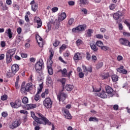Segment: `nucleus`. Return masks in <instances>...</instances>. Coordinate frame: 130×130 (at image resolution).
<instances>
[{
	"mask_svg": "<svg viewBox=\"0 0 130 130\" xmlns=\"http://www.w3.org/2000/svg\"><path fill=\"white\" fill-rule=\"evenodd\" d=\"M47 69L49 75H53V70L52 69V67L47 68Z\"/></svg>",
	"mask_w": 130,
	"mask_h": 130,
	"instance_id": "36",
	"label": "nucleus"
},
{
	"mask_svg": "<svg viewBox=\"0 0 130 130\" xmlns=\"http://www.w3.org/2000/svg\"><path fill=\"white\" fill-rule=\"evenodd\" d=\"M73 88H74V86L70 84H67L65 87L66 90H67V91H72Z\"/></svg>",
	"mask_w": 130,
	"mask_h": 130,
	"instance_id": "22",
	"label": "nucleus"
},
{
	"mask_svg": "<svg viewBox=\"0 0 130 130\" xmlns=\"http://www.w3.org/2000/svg\"><path fill=\"white\" fill-rule=\"evenodd\" d=\"M59 43H60V42L57 40H55L54 43H53V46H55V47H57L59 45Z\"/></svg>",
	"mask_w": 130,
	"mask_h": 130,
	"instance_id": "33",
	"label": "nucleus"
},
{
	"mask_svg": "<svg viewBox=\"0 0 130 130\" xmlns=\"http://www.w3.org/2000/svg\"><path fill=\"white\" fill-rule=\"evenodd\" d=\"M16 53V49H12L7 51L6 53V58L7 63H10L12 61V57Z\"/></svg>",
	"mask_w": 130,
	"mask_h": 130,
	"instance_id": "2",
	"label": "nucleus"
},
{
	"mask_svg": "<svg viewBox=\"0 0 130 130\" xmlns=\"http://www.w3.org/2000/svg\"><path fill=\"white\" fill-rule=\"evenodd\" d=\"M38 9V5L34 4L31 5V10L34 12H36Z\"/></svg>",
	"mask_w": 130,
	"mask_h": 130,
	"instance_id": "27",
	"label": "nucleus"
},
{
	"mask_svg": "<svg viewBox=\"0 0 130 130\" xmlns=\"http://www.w3.org/2000/svg\"><path fill=\"white\" fill-rule=\"evenodd\" d=\"M20 41H21V37H18L16 38V43H17V44H19V43H20Z\"/></svg>",
	"mask_w": 130,
	"mask_h": 130,
	"instance_id": "54",
	"label": "nucleus"
},
{
	"mask_svg": "<svg viewBox=\"0 0 130 130\" xmlns=\"http://www.w3.org/2000/svg\"><path fill=\"white\" fill-rule=\"evenodd\" d=\"M89 121H94L98 122L99 121V120L98 119V118L95 117H90L89 118Z\"/></svg>",
	"mask_w": 130,
	"mask_h": 130,
	"instance_id": "26",
	"label": "nucleus"
},
{
	"mask_svg": "<svg viewBox=\"0 0 130 130\" xmlns=\"http://www.w3.org/2000/svg\"><path fill=\"white\" fill-rule=\"evenodd\" d=\"M123 35L125 37H130V33L126 31L123 32Z\"/></svg>",
	"mask_w": 130,
	"mask_h": 130,
	"instance_id": "45",
	"label": "nucleus"
},
{
	"mask_svg": "<svg viewBox=\"0 0 130 130\" xmlns=\"http://www.w3.org/2000/svg\"><path fill=\"white\" fill-rule=\"evenodd\" d=\"M86 58L87 60H91V54H90V53L86 52Z\"/></svg>",
	"mask_w": 130,
	"mask_h": 130,
	"instance_id": "39",
	"label": "nucleus"
},
{
	"mask_svg": "<svg viewBox=\"0 0 130 130\" xmlns=\"http://www.w3.org/2000/svg\"><path fill=\"white\" fill-rule=\"evenodd\" d=\"M1 45L2 47H6V42L5 41H1Z\"/></svg>",
	"mask_w": 130,
	"mask_h": 130,
	"instance_id": "63",
	"label": "nucleus"
},
{
	"mask_svg": "<svg viewBox=\"0 0 130 130\" xmlns=\"http://www.w3.org/2000/svg\"><path fill=\"white\" fill-rule=\"evenodd\" d=\"M82 69L83 70L84 73H85V74H86V73L87 72V67L86 66H85L84 65H83Z\"/></svg>",
	"mask_w": 130,
	"mask_h": 130,
	"instance_id": "62",
	"label": "nucleus"
},
{
	"mask_svg": "<svg viewBox=\"0 0 130 130\" xmlns=\"http://www.w3.org/2000/svg\"><path fill=\"white\" fill-rule=\"evenodd\" d=\"M40 88H38V92L37 94L35 96V100L36 101H38L39 99H40V97L39 96V94L42 92V89H43V83L39 85Z\"/></svg>",
	"mask_w": 130,
	"mask_h": 130,
	"instance_id": "9",
	"label": "nucleus"
},
{
	"mask_svg": "<svg viewBox=\"0 0 130 130\" xmlns=\"http://www.w3.org/2000/svg\"><path fill=\"white\" fill-rule=\"evenodd\" d=\"M121 74H123V75H126L127 74V71L125 69H123V68L122 69V71L121 72H120Z\"/></svg>",
	"mask_w": 130,
	"mask_h": 130,
	"instance_id": "50",
	"label": "nucleus"
},
{
	"mask_svg": "<svg viewBox=\"0 0 130 130\" xmlns=\"http://www.w3.org/2000/svg\"><path fill=\"white\" fill-rule=\"evenodd\" d=\"M44 68V63L43 60L40 59L35 64V70L37 73H40L42 71V69Z\"/></svg>",
	"mask_w": 130,
	"mask_h": 130,
	"instance_id": "5",
	"label": "nucleus"
},
{
	"mask_svg": "<svg viewBox=\"0 0 130 130\" xmlns=\"http://www.w3.org/2000/svg\"><path fill=\"white\" fill-rule=\"evenodd\" d=\"M43 105L47 109H50L51 107H52V101H51V99L49 98H46L43 102Z\"/></svg>",
	"mask_w": 130,
	"mask_h": 130,
	"instance_id": "7",
	"label": "nucleus"
},
{
	"mask_svg": "<svg viewBox=\"0 0 130 130\" xmlns=\"http://www.w3.org/2000/svg\"><path fill=\"white\" fill-rule=\"evenodd\" d=\"M91 59L93 61H96L97 60V57L95 55H93L91 56Z\"/></svg>",
	"mask_w": 130,
	"mask_h": 130,
	"instance_id": "55",
	"label": "nucleus"
},
{
	"mask_svg": "<svg viewBox=\"0 0 130 130\" xmlns=\"http://www.w3.org/2000/svg\"><path fill=\"white\" fill-rule=\"evenodd\" d=\"M90 46L92 50H93V51L94 52H97V51H98V47H97V45L96 43H91L90 44Z\"/></svg>",
	"mask_w": 130,
	"mask_h": 130,
	"instance_id": "18",
	"label": "nucleus"
},
{
	"mask_svg": "<svg viewBox=\"0 0 130 130\" xmlns=\"http://www.w3.org/2000/svg\"><path fill=\"white\" fill-rule=\"evenodd\" d=\"M79 78H81V79L82 78H84V73L83 72H81L79 73Z\"/></svg>",
	"mask_w": 130,
	"mask_h": 130,
	"instance_id": "61",
	"label": "nucleus"
},
{
	"mask_svg": "<svg viewBox=\"0 0 130 130\" xmlns=\"http://www.w3.org/2000/svg\"><path fill=\"white\" fill-rule=\"evenodd\" d=\"M106 93L108 94H110V97H113V93L112 92H113V89L112 88L108 85H107L106 86Z\"/></svg>",
	"mask_w": 130,
	"mask_h": 130,
	"instance_id": "13",
	"label": "nucleus"
},
{
	"mask_svg": "<svg viewBox=\"0 0 130 130\" xmlns=\"http://www.w3.org/2000/svg\"><path fill=\"white\" fill-rule=\"evenodd\" d=\"M111 79L113 82H117L118 81V76L116 75H113L111 76Z\"/></svg>",
	"mask_w": 130,
	"mask_h": 130,
	"instance_id": "23",
	"label": "nucleus"
},
{
	"mask_svg": "<svg viewBox=\"0 0 130 130\" xmlns=\"http://www.w3.org/2000/svg\"><path fill=\"white\" fill-rule=\"evenodd\" d=\"M82 42H83V41L81 40V39H78L76 41V44L79 46V45H81Z\"/></svg>",
	"mask_w": 130,
	"mask_h": 130,
	"instance_id": "44",
	"label": "nucleus"
},
{
	"mask_svg": "<svg viewBox=\"0 0 130 130\" xmlns=\"http://www.w3.org/2000/svg\"><path fill=\"white\" fill-rule=\"evenodd\" d=\"M67 48V45L63 44L59 48V51H61V50H64Z\"/></svg>",
	"mask_w": 130,
	"mask_h": 130,
	"instance_id": "42",
	"label": "nucleus"
},
{
	"mask_svg": "<svg viewBox=\"0 0 130 130\" xmlns=\"http://www.w3.org/2000/svg\"><path fill=\"white\" fill-rule=\"evenodd\" d=\"M110 10H114L115 9V7H116V5L115 4H112L110 5Z\"/></svg>",
	"mask_w": 130,
	"mask_h": 130,
	"instance_id": "47",
	"label": "nucleus"
},
{
	"mask_svg": "<svg viewBox=\"0 0 130 130\" xmlns=\"http://www.w3.org/2000/svg\"><path fill=\"white\" fill-rule=\"evenodd\" d=\"M119 42L122 45H125V46H129V41L126 39L121 38L119 39Z\"/></svg>",
	"mask_w": 130,
	"mask_h": 130,
	"instance_id": "12",
	"label": "nucleus"
},
{
	"mask_svg": "<svg viewBox=\"0 0 130 130\" xmlns=\"http://www.w3.org/2000/svg\"><path fill=\"white\" fill-rule=\"evenodd\" d=\"M38 26H37V28H40V27H41V26H42V21H39L38 23Z\"/></svg>",
	"mask_w": 130,
	"mask_h": 130,
	"instance_id": "58",
	"label": "nucleus"
},
{
	"mask_svg": "<svg viewBox=\"0 0 130 130\" xmlns=\"http://www.w3.org/2000/svg\"><path fill=\"white\" fill-rule=\"evenodd\" d=\"M19 70H20L19 65L17 64H14L13 65H12L11 67L12 72H9L7 74L8 78H11V77H14V75H16V73H17V72H18Z\"/></svg>",
	"mask_w": 130,
	"mask_h": 130,
	"instance_id": "4",
	"label": "nucleus"
},
{
	"mask_svg": "<svg viewBox=\"0 0 130 130\" xmlns=\"http://www.w3.org/2000/svg\"><path fill=\"white\" fill-rule=\"evenodd\" d=\"M80 5H88L89 2L88 0H79Z\"/></svg>",
	"mask_w": 130,
	"mask_h": 130,
	"instance_id": "29",
	"label": "nucleus"
},
{
	"mask_svg": "<svg viewBox=\"0 0 130 130\" xmlns=\"http://www.w3.org/2000/svg\"><path fill=\"white\" fill-rule=\"evenodd\" d=\"M96 38H98V39H102L103 38V35L98 34L95 36Z\"/></svg>",
	"mask_w": 130,
	"mask_h": 130,
	"instance_id": "49",
	"label": "nucleus"
},
{
	"mask_svg": "<svg viewBox=\"0 0 130 130\" xmlns=\"http://www.w3.org/2000/svg\"><path fill=\"white\" fill-rule=\"evenodd\" d=\"M98 96H99V97H100L101 98H107V95L106 94V93L105 92L99 93L98 94Z\"/></svg>",
	"mask_w": 130,
	"mask_h": 130,
	"instance_id": "20",
	"label": "nucleus"
},
{
	"mask_svg": "<svg viewBox=\"0 0 130 130\" xmlns=\"http://www.w3.org/2000/svg\"><path fill=\"white\" fill-rule=\"evenodd\" d=\"M30 113L31 117H32L33 119H34L35 121L37 122V123L44 124L45 125L46 124L51 125V122L49 121V120L41 113H37V116L35 115V113L34 112H31Z\"/></svg>",
	"mask_w": 130,
	"mask_h": 130,
	"instance_id": "1",
	"label": "nucleus"
},
{
	"mask_svg": "<svg viewBox=\"0 0 130 130\" xmlns=\"http://www.w3.org/2000/svg\"><path fill=\"white\" fill-rule=\"evenodd\" d=\"M10 105L12 108H19L21 107V101L19 99L17 100L15 103H10Z\"/></svg>",
	"mask_w": 130,
	"mask_h": 130,
	"instance_id": "10",
	"label": "nucleus"
},
{
	"mask_svg": "<svg viewBox=\"0 0 130 130\" xmlns=\"http://www.w3.org/2000/svg\"><path fill=\"white\" fill-rule=\"evenodd\" d=\"M101 49L102 50H104V51H106L109 49V47L106 46H103Z\"/></svg>",
	"mask_w": 130,
	"mask_h": 130,
	"instance_id": "40",
	"label": "nucleus"
},
{
	"mask_svg": "<svg viewBox=\"0 0 130 130\" xmlns=\"http://www.w3.org/2000/svg\"><path fill=\"white\" fill-rule=\"evenodd\" d=\"M51 78L50 77H48V79H47V83L48 84H51Z\"/></svg>",
	"mask_w": 130,
	"mask_h": 130,
	"instance_id": "64",
	"label": "nucleus"
},
{
	"mask_svg": "<svg viewBox=\"0 0 130 130\" xmlns=\"http://www.w3.org/2000/svg\"><path fill=\"white\" fill-rule=\"evenodd\" d=\"M93 33V30L89 29L87 30V32L86 34V37H91L92 36V34Z\"/></svg>",
	"mask_w": 130,
	"mask_h": 130,
	"instance_id": "24",
	"label": "nucleus"
},
{
	"mask_svg": "<svg viewBox=\"0 0 130 130\" xmlns=\"http://www.w3.org/2000/svg\"><path fill=\"white\" fill-rule=\"evenodd\" d=\"M7 34H8V37L10 39H12V37H13V32H12V29H8L7 30Z\"/></svg>",
	"mask_w": 130,
	"mask_h": 130,
	"instance_id": "25",
	"label": "nucleus"
},
{
	"mask_svg": "<svg viewBox=\"0 0 130 130\" xmlns=\"http://www.w3.org/2000/svg\"><path fill=\"white\" fill-rule=\"evenodd\" d=\"M121 16H120V14L118 11L116 13H115L113 15V18L115 20H118Z\"/></svg>",
	"mask_w": 130,
	"mask_h": 130,
	"instance_id": "21",
	"label": "nucleus"
},
{
	"mask_svg": "<svg viewBox=\"0 0 130 130\" xmlns=\"http://www.w3.org/2000/svg\"><path fill=\"white\" fill-rule=\"evenodd\" d=\"M82 54L80 53H76L75 54L74 56V60H80L82 59Z\"/></svg>",
	"mask_w": 130,
	"mask_h": 130,
	"instance_id": "17",
	"label": "nucleus"
},
{
	"mask_svg": "<svg viewBox=\"0 0 130 130\" xmlns=\"http://www.w3.org/2000/svg\"><path fill=\"white\" fill-rule=\"evenodd\" d=\"M49 52L50 53L49 59H50V60H52V57H53V55L54 54V52H53V51H52V50H50Z\"/></svg>",
	"mask_w": 130,
	"mask_h": 130,
	"instance_id": "38",
	"label": "nucleus"
},
{
	"mask_svg": "<svg viewBox=\"0 0 130 130\" xmlns=\"http://www.w3.org/2000/svg\"><path fill=\"white\" fill-rule=\"evenodd\" d=\"M68 5L69 6H74L75 5V2H74V1H69L68 2Z\"/></svg>",
	"mask_w": 130,
	"mask_h": 130,
	"instance_id": "59",
	"label": "nucleus"
},
{
	"mask_svg": "<svg viewBox=\"0 0 130 130\" xmlns=\"http://www.w3.org/2000/svg\"><path fill=\"white\" fill-rule=\"evenodd\" d=\"M2 9L3 11H7L8 10V7L7 6V5H3V6H2Z\"/></svg>",
	"mask_w": 130,
	"mask_h": 130,
	"instance_id": "60",
	"label": "nucleus"
},
{
	"mask_svg": "<svg viewBox=\"0 0 130 130\" xmlns=\"http://www.w3.org/2000/svg\"><path fill=\"white\" fill-rule=\"evenodd\" d=\"M86 28H87V26L86 25V24L80 25L77 26L75 28H73L72 29V32L76 33L77 32H80L81 31H84V30H86Z\"/></svg>",
	"mask_w": 130,
	"mask_h": 130,
	"instance_id": "8",
	"label": "nucleus"
},
{
	"mask_svg": "<svg viewBox=\"0 0 130 130\" xmlns=\"http://www.w3.org/2000/svg\"><path fill=\"white\" fill-rule=\"evenodd\" d=\"M8 99V95L6 94H4L1 96V100L3 101H6Z\"/></svg>",
	"mask_w": 130,
	"mask_h": 130,
	"instance_id": "43",
	"label": "nucleus"
},
{
	"mask_svg": "<svg viewBox=\"0 0 130 130\" xmlns=\"http://www.w3.org/2000/svg\"><path fill=\"white\" fill-rule=\"evenodd\" d=\"M66 18H67V14L66 13L63 12L59 15L58 20L59 22H62V21L66 19Z\"/></svg>",
	"mask_w": 130,
	"mask_h": 130,
	"instance_id": "16",
	"label": "nucleus"
},
{
	"mask_svg": "<svg viewBox=\"0 0 130 130\" xmlns=\"http://www.w3.org/2000/svg\"><path fill=\"white\" fill-rule=\"evenodd\" d=\"M54 21L53 20L51 19L49 22L47 23V29L46 30V33H48L51 30V26L52 25H54Z\"/></svg>",
	"mask_w": 130,
	"mask_h": 130,
	"instance_id": "14",
	"label": "nucleus"
},
{
	"mask_svg": "<svg viewBox=\"0 0 130 130\" xmlns=\"http://www.w3.org/2000/svg\"><path fill=\"white\" fill-rule=\"evenodd\" d=\"M41 20V19H40V18L38 17H36L34 19V22L35 23H38L39 22H40Z\"/></svg>",
	"mask_w": 130,
	"mask_h": 130,
	"instance_id": "48",
	"label": "nucleus"
},
{
	"mask_svg": "<svg viewBox=\"0 0 130 130\" xmlns=\"http://www.w3.org/2000/svg\"><path fill=\"white\" fill-rule=\"evenodd\" d=\"M2 115L3 117H7L8 116V113L7 112H3L2 113Z\"/></svg>",
	"mask_w": 130,
	"mask_h": 130,
	"instance_id": "57",
	"label": "nucleus"
},
{
	"mask_svg": "<svg viewBox=\"0 0 130 130\" xmlns=\"http://www.w3.org/2000/svg\"><path fill=\"white\" fill-rule=\"evenodd\" d=\"M57 99L59 100V102H60L61 101L62 102H63L67 98H68V94L67 93L60 91L57 95Z\"/></svg>",
	"mask_w": 130,
	"mask_h": 130,
	"instance_id": "6",
	"label": "nucleus"
},
{
	"mask_svg": "<svg viewBox=\"0 0 130 130\" xmlns=\"http://www.w3.org/2000/svg\"><path fill=\"white\" fill-rule=\"evenodd\" d=\"M72 73H73V71H69L68 74H66V77H68L69 79H70L71 78V76H72Z\"/></svg>",
	"mask_w": 130,
	"mask_h": 130,
	"instance_id": "51",
	"label": "nucleus"
},
{
	"mask_svg": "<svg viewBox=\"0 0 130 130\" xmlns=\"http://www.w3.org/2000/svg\"><path fill=\"white\" fill-rule=\"evenodd\" d=\"M28 98L26 96H24L22 99V103H23V104H27V103H28Z\"/></svg>",
	"mask_w": 130,
	"mask_h": 130,
	"instance_id": "34",
	"label": "nucleus"
},
{
	"mask_svg": "<svg viewBox=\"0 0 130 130\" xmlns=\"http://www.w3.org/2000/svg\"><path fill=\"white\" fill-rule=\"evenodd\" d=\"M63 112H64V115L66 118H67V119H71L72 118V115H71L70 111H69V110L64 109L63 110Z\"/></svg>",
	"mask_w": 130,
	"mask_h": 130,
	"instance_id": "15",
	"label": "nucleus"
},
{
	"mask_svg": "<svg viewBox=\"0 0 130 130\" xmlns=\"http://www.w3.org/2000/svg\"><path fill=\"white\" fill-rule=\"evenodd\" d=\"M61 72L63 77H67V69L64 68L63 70H61Z\"/></svg>",
	"mask_w": 130,
	"mask_h": 130,
	"instance_id": "37",
	"label": "nucleus"
},
{
	"mask_svg": "<svg viewBox=\"0 0 130 130\" xmlns=\"http://www.w3.org/2000/svg\"><path fill=\"white\" fill-rule=\"evenodd\" d=\"M75 21V19L73 18H70L68 21V24L69 25H72L73 23Z\"/></svg>",
	"mask_w": 130,
	"mask_h": 130,
	"instance_id": "41",
	"label": "nucleus"
},
{
	"mask_svg": "<svg viewBox=\"0 0 130 130\" xmlns=\"http://www.w3.org/2000/svg\"><path fill=\"white\" fill-rule=\"evenodd\" d=\"M119 12V14H120V16L122 17V16H124L125 15V13H126V10L125 9H123L122 11H118Z\"/></svg>",
	"mask_w": 130,
	"mask_h": 130,
	"instance_id": "35",
	"label": "nucleus"
},
{
	"mask_svg": "<svg viewBox=\"0 0 130 130\" xmlns=\"http://www.w3.org/2000/svg\"><path fill=\"white\" fill-rule=\"evenodd\" d=\"M123 68H124L123 66H121L119 68H117L116 70L117 72H118V73H121Z\"/></svg>",
	"mask_w": 130,
	"mask_h": 130,
	"instance_id": "53",
	"label": "nucleus"
},
{
	"mask_svg": "<svg viewBox=\"0 0 130 130\" xmlns=\"http://www.w3.org/2000/svg\"><path fill=\"white\" fill-rule=\"evenodd\" d=\"M108 77H109V73H108L103 74L102 75V78L103 79H104V80H106V79H108Z\"/></svg>",
	"mask_w": 130,
	"mask_h": 130,
	"instance_id": "30",
	"label": "nucleus"
},
{
	"mask_svg": "<svg viewBox=\"0 0 130 130\" xmlns=\"http://www.w3.org/2000/svg\"><path fill=\"white\" fill-rule=\"evenodd\" d=\"M21 122L20 121L16 120L12 123V125H10V128L14 129V128H16V127H18V126H19Z\"/></svg>",
	"mask_w": 130,
	"mask_h": 130,
	"instance_id": "11",
	"label": "nucleus"
},
{
	"mask_svg": "<svg viewBox=\"0 0 130 130\" xmlns=\"http://www.w3.org/2000/svg\"><path fill=\"white\" fill-rule=\"evenodd\" d=\"M58 11V8L57 7H53L52 8V11L53 12V13H55V12H57Z\"/></svg>",
	"mask_w": 130,
	"mask_h": 130,
	"instance_id": "56",
	"label": "nucleus"
},
{
	"mask_svg": "<svg viewBox=\"0 0 130 130\" xmlns=\"http://www.w3.org/2000/svg\"><path fill=\"white\" fill-rule=\"evenodd\" d=\"M97 46L100 47L101 48L103 46V42L101 41H96V44Z\"/></svg>",
	"mask_w": 130,
	"mask_h": 130,
	"instance_id": "28",
	"label": "nucleus"
},
{
	"mask_svg": "<svg viewBox=\"0 0 130 130\" xmlns=\"http://www.w3.org/2000/svg\"><path fill=\"white\" fill-rule=\"evenodd\" d=\"M103 67V62H101L96 65V68L100 69L101 68H102Z\"/></svg>",
	"mask_w": 130,
	"mask_h": 130,
	"instance_id": "46",
	"label": "nucleus"
},
{
	"mask_svg": "<svg viewBox=\"0 0 130 130\" xmlns=\"http://www.w3.org/2000/svg\"><path fill=\"white\" fill-rule=\"evenodd\" d=\"M60 82L61 83L63 87H64V85H66V82H67V79L66 78H62L60 79Z\"/></svg>",
	"mask_w": 130,
	"mask_h": 130,
	"instance_id": "32",
	"label": "nucleus"
},
{
	"mask_svg": "<svg viewBox=\"0 0 130 130\" xmlns=\"http://www.w3.org/2000/svg\"><path fill=\"white\" fill-rule=\"evenodd\" d=\"M37 107V105L36 104H30L26 105V108L28 110L34 109V108H36Z\"/></svg>",
	"mask_w": 130,
	"mask_h": 130,
	"instance_id": "19",
	"label": "nucleus"
},
{
	"mask_svg": "<svg viewBox=\"0 0 130 130\" xmlns=\"http://www.w3.org/2000/svg\"><path fill=\"white\" fill-rule=\"evenodd\" d=\"M20 113L23 114H25L27 115L28 114V111H25L24 110H21L20 111Z\"/></svg>",
	"mask_w": 130,
	"mask_h": 130,
	"instance_id": "52",
	"label": "nucleus"
},
{
	"mask_svg": "<svg viewBox=\"0 0 130 130\" xmlns=\"http://www.w3.org/2000/svg\"><path fill=\"white\" fill-rule=\"evenodd\" d=\"M32 89V85L30 83H27L25 86V83H22L21 86L20 91L22 94L27 95V92H29Z\"/></svg>",
	"mask_w": 130,
	"mask_h": 130,
	"instance_id": "3",
	"label": "nucleus"
},
{
	"mask_svg": "<svg viewBox=\"0 0 130 130\" xmlns=\"http://www.w3.org/2000/svg\"><path fill=\"white\" fill-rule=\"evenodd\" d=\"M52 60H50L47 62V68H52V63H53Z\"/></svg>",
	"mask_w": 130,
	"mask_h": 130,
	"instance_id": "31",
	"label": "nucleus"
}]
</instances>
